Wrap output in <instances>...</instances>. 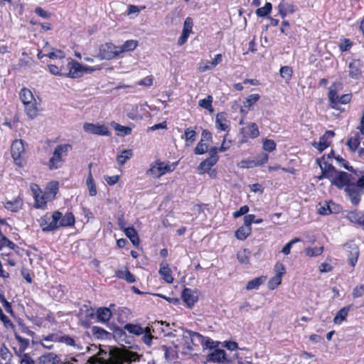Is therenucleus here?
Here are the masks:
<instances>
[{
  "mask_svg": "<svg viewBox=\"0 0 364 364\" xmlns=\"http://www.w3.org/2000/svg\"><path fill=\"white\" fill-rule=\"evenodd\" d=\"M208 148V143L200 141L197 146L195 147L194 152L196 154H203L205 153Z\"/></svg>",
  "mask_w": 364,
  "mask_h": 364,
  "instance_id": "nucleus-49",
  "label": "nucleus"
},
{
  "mask_svg": "<svg viewBox=\"0 0 364 364\" xmlns=\"http://www.w3.org/2000/svg\"><path fill=\"white\" fill-rule=\"evenodd\" d=\"M193 25L192 18L191 17H187L183 23L182 33L178 40V45L182 46L186 43L190 33L192 32Z\"/></svg>",
  "mask_w": 364,
  "mask_h": 364,
  "instance_id": "nucleus-14",
  "label": "nucleus"
},
{
  "mask_svg": "<svg viewBox=\"0 0 364 364\" xmlns=\"http://www.w3.org/2000/svg\"><path fill=\"white\" fill-rule=\"evenodd\" d=\"M71 149L72 146L68 144L58 145L55 148L53 155L48 162V168L50 170L60 168Z\"/></svg>",
  "mask_w": 364,
  "mask_h": 364,
  "instance_id": "nucleus-2",
  "label": "nucleus"
},
{
  "mask_svg": "<svg viewBox=\"0 0 364 364\" xmlns=\"http://www.w3.org/2000/svg\"><path fill=\"white\" fill-rule=\"evenodd\" d=\"M83 129L85 132L97 134L100 136H109L110 132L107 127L99 124H92V123H85L83 125Z\"/></svg>",
  "mask_w": 364,
  "mask_h": 364,
  "instance_id": "nucleus-10",
  "label": "nucleus"
},
{
  "mask_svg": "<svg viewBox=\"0 0 364 364\" xmlns=\"http://www.w3.org/2000/svg\"><path fill=\"white\" fill-rule=\"evenodd\" d=\"M274 270L276 272V275L279 276V277H281V278L286 272V269H285L284 265L280 262H277L275 264Z\"/></svg>",
  "mask_w": 364,
  "mask_h": 364,
  "instance_id": "nucleus-58",
  "label": "nucleus"
},
{
  "mask_svg": "<svg viewBox=\"0 0 364 364\" xmlns=\"http://www.w3.org/2000/svg\"><path fill=\"white\" fill-rule=\"evenodd\" d=\"M213 97L210 95H208L206 98L200 100L198 102V105L200 107L208 109L210 112H213V108L212 106Z\"/></svg>",
  "mask_w": 364,
  "mask_h": 364,
  "instance_id": "nucleus-42",
  "label": "nucleus"
},
{
  "mask_svg": "<svg viewBox=\"0 0 364 364\" xmlns=\"http://www.w3.org/2000/svg\"><path fill=\"white\" fill-rule=\"evenodd\" d=\"M187 335L183 336V338H190L192 342H193L196 340H198L199 342H200L201 345L203 348H209V349H215L218 344H216L214 341L210 340L209 338L203 337L200 334L196 332L193 331H186Z\"/></svg>",
  "mask_w": 364,
  "mask_h": 364,
  "instance_id": "nucleus-9",
  "label": "nucleus"
},
{
  "mask_svg": "<svg viewBox=\"0 0 364 364\" xmlns=\"http://www.w3.org/2000/svg\"><path fill=\"white\" fill-rule=\"evenodd\" d=\"M335 84H333L330 88L328 92V100L331 103V106L335 108L338 105V95L335 88H333Z\"/></svg>",
  "mask_w": 364,
  "mask_h": 364,
  "instance_id": "nucleus-39",
  "label": "nucleus"
},
{
  "mask_svg": "<svg viewBox=\"0 0 364 364\" xmlns=\"http://www.w3.org/2000/svg\"><path fill=\"white\" fill-rule=\"evenodd\" d=\"M335 136V133L333 131H326L323 135H322L318 142H314L313 146L316 148L320 152H322L324 149H326L329 145L330 141L328 139L330 138H333Z\"/></svg>",
  "mask_w": 364,
  "mask_h": 364,
  "instance_id": "nucleus-15",
  "label": "nucleus"
},
{
  "mask_svg": "<svg viewBox=\"0 0 364 364\" xmlns=\"http://www.w3.org/2000/svg\"><path fill=\"white\" fill-rule=\"evenodd\" d=\"M23 105L25 108V112L30 119H33L38 116V109L37 107L36 100L28 102Z\"/></svg>",
  "mask_w": 364,
  "mask_h": 364,
  "instance_id": "nucleus-23",
  "label": "nucleus"
},
{
  "mask_svg": "<svg viewBox=\"0 0 364 364\" xmlns=\"http://www.w3.org/2000/svg\"><path fill=\"white\" fill-rule=\"evenodd\" d=\"M25 149L22 140L14 141L11 146V153L12 158L16 165L18 166H23V154Z\"/></svg>",
  "mask_w": 364,
  "mask_h": 364,
  "instance_id": "nucleus-7",
  "label": "nucleus"
},
{
  "mask_svg": "<svg viewBox=\"0 0 364 364\" xmlns=\"http://www.w3.org/2000/svg\"><path fill=\"white\" fill-rule=\"evenodd\" d=\"M19 95L20 99L21 100L23 105L36 100L32 92L30 90L25 87L21 89Z\"/></svg>",
  "mask_w": 364,
  "mask_h": 364,
  "instance_id": "nucleus-34",
  "label": "nucleus"
},
{
  "mask_svg": "<svg viewBox=\"0 0 364 364\" xmlns=\"http://www.w3.org/2000/svg\"><path fill=\"white\" fill-rule=\"evenodd\" d=\"M133 155L131 149H125L122 151L121 154L117 156V161L119 164L123 165L129 160Z\"/></svg>",
  "mask_w": 364,
  "mask_h": 364,
  "instance_id": "nucleus-40",
  "label": "nucleus"
},
{
  "mask_svg": "<svg viewBox=\"0 0 364 364\" xmlns=\"http://www.w3.org/2000/svg\"><path fill=\"white\" fill-rule=\"evenodd\" d=\"M100 54L102 59H113L121 54L119 46H117L112 43H106L101 46Z\"/></svg>",
  "mask_w": 364,
  "mask_h": 364,
  "instance_id": "nucleus-6",
  "label": "nucleus"
},
{
  "mask_svg": "<svg viewBox=\"0 0 364 364\" xmlns=\"http://www.w3.org/2000/svg\"><path fill=\"white\" fill-rule=\"evenodd\" d=\"M272 8V4L267 2L263 7L257 9L256 14L259 17H264L271 12Z\"/></svg>",
  "mask_w": 364,
  "mask_h": 364,
  "instance_id": "nucleus-43",
  "label": "nucleus"
},
{
  "mask_svg": "<svg viewBox=\"0 0 364 364\" xmlns=\"http://www.w3.org/2000/svg\"><path fill=\"white\" fill-rule=\"evenodd\" d=\"M20 364H35V361L28 355V353H24L21 356Z\"/></svg>",
  "mask_w": 364,
  "mask_h": 364,
  "instance_id": "nucleus-64",
  "label": "nucleus"
},
{
  "mask_svg": "<svg viewBox=\"0 0 364 364\" xmlns=\"http://www.w3.org/2000/svg\"><path fill=\"white\" fill-rule=\"evenodd\" d=\"M60 337V336H59L57 333H51V334L48 335L47 336H45L43 338V341H46V342H58V343H59Z\"/></svg>",
  "mask_w": 364,
  "mask_h": 364,
  "instance_id": "nucleus-62",
  "label": "nucleus"
},
{
  "mask_svg": "<svg viewBox=\"0 0 364 364\" xmlns=\"http://www.w3.org/2000/svg\"><path fill=\"white\" fill-rule=\"evenodd\" d=\"M62 217L60 211H55L52 215L46 213L39 220V225L43 232H52L59 228L58 221Z\"/></svg>",
  "mask_w": 364,
  "mask_h": 364,
  "instance_id": "nucleus-3",
  "label": "nucleus"
},
{
  "mask_svg": "<svg viewBox=\"0 0 364 364\" xmlns=\"http://www.w3.org/2000/svg\"><path fill=\"white\" fill-rule=\"evenodd\" d=\"M282 278L279 277V276L275 275L272 278L270 279V280L268 282V287L269 289L273 290L276 289L279 284H281Z\"/></svg>",
  "mask_w": 364,
  "mask_h": 364,
  "instance_id": "nucleus-54",
  "label": "nucleus"
},
{
  "mask_svg": "<svg viewBox=\"0 0 364 364\" xmlns=\"http://www.w3.org/2000/svg\"><path fill=\"white\" fill-rule=\"evenodd\" d=\"M115 129L121 133L122 135H129L132 132V129L129 127H124L119 124H117Z\"/></svg>",
  "mask_w": 364,
  "mask_h": 364,
  "instance_id": "nucleus-61",
  "label": "nucleus"
},
{
  "mask_svg": "<svg viewBox=\"0 0 364 364\" xmlns=\"http://www.w3.org/2000/svg\"><path fill=\"white\" fill-rule=\"evenodd\" d=\"M92 335L97 339H108L111 337L112 334L99 326H92L91 328Z\"/></svg>",
  "mask_w": 364,
  "mask_h": 364,
  "instance_id": "nucleus-25",
  "label": "nucleus"
},
{
  "mask_svg": "<svg viewBox=\"0 0 364 364\" xmlns=\"http://www.w3.org/2000/svg\"><path fill=\"white\" fill-rule=\"evenodd\" d=\"M344 247L347 252L349 264L352 267H354L356 264L359 257L360 252L358 246L353 242H348L345 244Z\"/></svg>",
  "mask_w": 364,
  "mask_h": 364,
  "instance_id": "nucleus-11",
  "label": "nucleus"
},
{
  "mask_svg": "<svg viewBox=\"0 0 364 364\" xmlns=\"http://www.w3.org/2000/svg\"><path fill=\"white\" fill-rule=\"evenodd\" d=\"M268 161V155L267 154H262V159L257 161H242L240 164L242 168H252L257 165H261L266 163Z\"/></svg>",
  "mask_w": 364,
  "mask_h": 364,
  "instance_id": "nucleus-33",
  "label": "nucleus"
},
{
  "mask_svg": "<svg viewBox=\"0 0 364 364\" xmlns=\"http://www.w3.org/2000/svg\"><path fill=\"white\" fill-rule=\"evenodd\" d=\"M353 296L359 298L364 295V284L356 286L353 290Z\"/></svg>",
  "mask_w": 364,
  "mask_h": 364,
  "instance_id": "nucleus-55",
  "label": "nucleus"
},
{
  "mask_svg": "<svg viewBox=\"0 0 364 364\" xmlns=\"http://www.w3.org/2000/svg\"><path fill=\"white\" fill-rule=\"evenodd\" d=\"M153 332H154L153 327L147 326L144 328V333L142 334L141 340L148 346H151L152 345V340L156 338L152 335Z\"/></svg>",
  "mask_w": 364,
  "mask_h": 364,
  "instance_id": "nucleus-29",
  "label": "nucleus"
},
{
  "mask_svg": "<svg viewBox=\"0 0 364 364\" xmlns=\"http://www.w3.org/2000/svg\"><path fill=\"white\" fill-rule=\"evenodd\" d=\"M332 213L333 211L331 208L330 203H325L324 205H321L318 209V213L320 215H327Z\"/></svg>",
  "mask_w": 364,
  "mask_h": 364,
  "instance_id": "nucleus-56",
  "label": "nucleus"
},
{
  "mask_svg": "<svg viewBox=\"0 0 364 364\" xmlns=\"http://www.w3.org/2000/svg\"><path fill=\"white\" fill-rule=\"evenodd\" d=\"M66 61H68V77H80L85 73L92 70L89 67L83 66L71 58H68Z\"/></svg>",
  "mask_w": 364,
  "mask_h": 364,
  "instance_id": "nucleus-5",
  "label": "nucleus"
},
{
  "mask_svg": "<svg viewBox=\"0 0 364 364\" xmlns=\"http://www.w3.org/2000/svg\"><path fill=\"white\" fill-rule=\"evenodd\" d=\"M319 166L321 169V176H319V179H321L322 178H328V175L329 173L333 174V172L336 171V168L328 161L319 163Z\"/></svg>",
  "mask_w": 364,
  "mask_h": 364,
  "instance_id": "nucleus-26",
  "label": "nucleus"
},
{
  "mask_svg": "<svg viewBox=\"0 0 364 364\" xmlns=\"http://www.w3.org/2000/svg\"><path fill=\"white\" fill-rule=\"evenodd\" d=\"M139 359L136 353L111 346L100 348L98 352L89 358L85 364H124Z\"/></svg>",
  "mask_w": 364,
  "mask_h": 364,
  "instance_id": "nucleus-1",
  "label": "nucleus"
},
{
  "mask_svg": "<svg viewBox=\"0 0 364 364\" xmlns=\"http://www.w3.org/2000/svg\"><path fill=\"white\" fill-rule=\"evenodd\" d=\"M348 74L351 78L359 79L362 77V73L364 69V64L362 60L359 59L353 60L348 65Z\"/></svg>",
  "mask_w": 364,
  "mask_h": 364,
  "instance_id": "nucleus-12",
  "label": "nucleus"
},
{
  "mask_svg": "<svg viewBox=\"0 0 364 364\" xmlns=\"http://www.w3.org/2000/svg\"><path fill=\"white\" fill-rule=\"evenodd\" d=\"M293 71L291 68L289 66H283L280 69L281 77L288 81L291 79Z\"/></svg>",
  "mask_w": 364,
  "mask_h": 364,
  "instance_id": "nucleus-50",
  "label": "nucleus"
},
{
  "mask_svg": "<svg viewBox=\"0 0 364 364\" xmlns=\"http://www.w3.org/2000/svg\"><path fill=\"white\" fill-rule=\"evenodd\" d=\"M60 358L53 353H48L38 358V364H60Z\"/></svg>",
  "mask_w": 364,
  "mask_h": 364,
  "instance_id": "nucleus-22",
  "label": "nucleus"
},
{
  "mask_svg": "<svg viewBox=\"0 0 364 364\" xmlns=\"http://www.w3.org/2000/svg\"><path fill=\"white\" fill-rule=\"evenodd\" d=\"M215 156H210L203 161L198 166V169L201 171L200 173L210 171L211 168L217 163Z\"/></svg>",
  "mask_w": 364,
  "mask_h": 364,
  "instance_id": "nucleus-24",
  "label": "nucleus"
},
{
  "mask_svg": "<svg viewBox=\"0 0 364 364\" xmlns=\"http://www.w3.org/2000/svg\"><path fill=\"white\" fill-rule=\"evenodd\" d=\"M276 144L273 140L266 139L263 144V148L265 151H272L275 149Z\"/></svg>",
  "mask_w": 364,
  "mask_h": 364,
  "instance_id": "nucleus-59",
  "label": "nucleus"
},
{
  "mask_svg": "<svg viewBox=\"0 0 364 364\" xmlns=\"http://www.w3.org/2000/svg\"><path fill=\"white\" fill-rule=\"evenodd\" d=\"M344 190L351 203L353 205H358L360 202V198L363 194V191L359 188L358 186H355L354 182L347 186Z\"/></svg>",
  "mask_w": 364,
  "mask_h": 364,
  "instance_id": "nucleus-8",
  "label": "nucleus"
},
{
  "mask_svg": "<svg viewBox=\"0 0 364 364\" xmlns=\"http://www.w3.org/2000/svg\"><path fill=\"white\" fill-rule=\"evenodd\" d=\"M352 46V43L348 39H344L339 45L340 50L341 51H347Z\"/></svg>",
  "mask_w": 364,
  "mask_h": 364,
  "instance_id": "nucleus-63",
  "label": "nucleus"
},
{
  "mask_svg": "<svg viewBox=\"0 0 364 364\" xmlns=\"http://www.w3.org/2000/svg\"><path fill=\"white\" fill-rule=\"evenodd\" d=\"M181 296L188 307H192L198 301V292L189 288L183 289Z\"/></svg>",
  "mask_w": 364,
  "mask_h": 364,
  "instance_id": "nucleus-16",
  "label": "nucleus"
},
{
  "mask_svg": "<svg viewBox=\"0 0 364 364\" xmlns=\"http://www.w3.org/2000/svg\"><path fill=\"white\" fill-rule=\"evenodd\" d=\"M215 126L217 129L228 132L230 130V121L225 112H220L216 115Z\"/></svg>",
  "mask_w": 364,
  "mask_h": 364,
  "instance_id": "nucleus-18",
  "label": "nucleus"
},
{
  "mask_svg": "<svg viewBox=\"0 0 364 364\" xmlns=\"http://www.w3.org/2000/svg\"><path fill=\"white\" fill-rule=\"evenodd\" d=\"M124 232L134 246H137L139 244L138 234L134 228L131 227L124 228Z\"/></svg>",
  "mask_w": 364,
  "mask_h": 364,
  "instance_id": "nucleus-30",
  "label": "nucleus"
},
{
  "mask_svg": "<svg viewBox=\"0 0 364 364\" xmlns=\"http://www.w3.org/2000/svg\"><path fill=\"white\" fill-rule=\"evenodd\" d=\"M248 129H249V136L250 138L255 139L257 138L259 135V132L257 127V125L254 123H250L248 125Z\"/></svg>",
  "mask_w": 364,
  "mask_h": 364,
  "instance_id": "nucleus-51",
  "label": "nucleus"
},
{
  "mask_svg": "<svg viewBox=\"0 0 364 364\" xmlns=\"http://www.w3.org/2000/svg\"><path fill=\"white\" fill-rule=\"evenodd\" d=\"M96 317L99 322L106 323L112 317V312L109 308L100 307L96 311Z\"/></svg>",
  "mask_w": 364,
  "mask_h": 364,
  "instance_id": "nucleus-21",
  "label": "nucleus"
},
{
  "mask_svg": "<svg viewBox=\"0 0 364 364\" xmlns=\"http://www.w3.org/2000/svg\"><path fill=\"white\" fill-rule=\"evenodd\" d=\"M58 188H59L58 182L52 181L48 183V185L47 186V190H48L50 193H52V194H53V196H55L58 191Z\"/></svg>",
  "mask_w": 364,
  "mask_h": 364,
  "instance_id": "nucleus-60",
  "label": "nucleus"
},
{
  "mask_svg": "<svg viewBox=\"0 0 364 364\" xmlns=\"http://www.w3.org/2000/svg\"><path fill=\"white\" fill-rule=\"evenodd\" d=\"M124 328L129 333L135 336H141L144 333V328L137 324L127 323Z\"/></svg>",
  "mask_w": 364,
  "mask_h": 364,
  "instance_id": "nucleus-32",
  "label": "nucleus"
},
{
  "mask_svg": "<svg viewBox=\"0 0 364 364\" xmlns=\"http://www.w3.org/2000/svg\"><path fill=\"white\" fill-rule=\"evenodd\" d=\"M267 277L265 276H261L259 277H256L252 280L248 282L246 285L247 290H252L257 289L261 286L266 280Z\"/></svg>",
  "mask_w": 364,
  "mask_h": 364,
  "instance_id": "nucleus-31",
  "label": "nucleus"
},
{
  "mask_svg": "<svg viewBox=\"0 0 364 364\" xmlns=\"http://www.w3.org/2000/svg\"><path fill=\"white\" fill-rule=\"evenodd\" d=\"M89 166L90 168L91 164H90ZM86 184L89 191L90 196H95L97 194V188L90 169L89 171V174L86 180Z\"/></svg>",
  "mask_w": 364,
  "mask_h": 364,
  "instance_id": "nucleus-36",
  "label": "nucleus"
},
{
  "mask_svg": "<svg viewBox=\"0 0 364 364\" xmlns=\"http://www.w3.org/2000/svg\"><path fill=\"white\" fill-rule=\"evenodd\" d=\"M74 223L75 218L73 214L70 212L66 213L64 216L62 215L58 221L59 228L71 226L74 225Z\"/></svg>",
  "mask_w": 364,
  "mask_h": 364,
  "instance_id": "nucleus-28",
  "label": "nucleus"
},
{
  "mask_svg": "<svg viewBox=\"0 0 364 364\" xmlns=\"http://www.w3.org/2000/svg\"><path fill=\"white\" fill-rule=\"evenodd\" d=\"M174 169L171 166L164 163L156 161L154 166H152L149 170L148 173H151L156 178H159L166 172H171Z\"/></svg>",
  "mask_w": 364,
  "mask_h": 364,
  "instance_id": "nucleus-13",
  "label": "nucleus"
},
{
  "mask_svg": "<svg viewBox=\"0 0 364 364\" xmlns=\"http://www.w3.org/2000/svg\"><path fill=\"white\" fill-rule=\"evenodd\" d=\"M300 241L301 239L299 237H295L292 239L290 242H289L284 246V247L282 250V252L287 255H289L291 252V248L292 247L293 245Z\"/></svg>",
  "mask_w": 364,
  "mask_h": 364,
  "instance_id": "nucleus-53",
  "label": "nucleus"
},
{
  "mask_svg": "<svg viewBox=\"0 0 364 364\" xmlns=\"http://www.w3.org/2000/svg\"><path fill=\"white\" fill-rule=\"evenodd\" d=\"M159 273L167 283L171 284L173 282L171 269L168 267V264L166 261H163L160 264Z\"/></svg>",
  "mask_w": 364,
  "mask_h": 364,
  "instance_id": "nucleus-19",
  "label": "nucleus"
},
{
  "mask_svg": "<svg viewBox=\"0 0 364 364\" xmlns=\"http://www.w3.org/2000/svg\"><path fill=\"white\" fill-rule=\"evenodd\" d=\"M346 144L353 151H356L360 144V139L358 134H356L355 137H350L348 141Z\"/></svg>",
  "mask_w": 364,
  "mask_h": 364,
  "instance_id": "nucleus-46",
  "label": "nucleus"
},
{
  "mask_svg": "<svg viewBox=\"0 0 364 364\" xmlns=\"http://www.w3.org/2000/svg\"><path fill=\"white\" fill-rule=\"evenodd\" d=\"M116 276L119 279L126 280L128 283H134L135 277L128 270L127 267L124 269H119L116 272Z\"/></svg>",
  "mask_w": 364,
  "mask_h": 364,
  "instance_id": "nucleus-27",
  "label": "nucleus"
},
{
  "mask_svg": "<svg viewBox=\"0 0 364 364\" xmlns=\"http://www.w3.org/2000/svg\"><path fill=\"white\" fill-rule=\"evenodd\" d=\"M250 252L247 249H244L237 254V258L241 264H248L250 261Z\"/></svg>",
  "mask_w": 364,
  "mask_h": 364,
  "instance_id": "nucleus-41",
  "label": "nucleus"
},
{
  "mask_svg": "<svg viewBox=\"0 0 364 364\" xmlns=\"http://www.w3.org/2000/svg\"><path fill=\"white\" fill-rule=\"evenodd\" d=\"M350 309V306H344L341 310H339L333 318V322L335 323H341L343 321L346 319Z\"/></svg>",
  "mask_w": 364,
  "mask_h": 364,
  "instance_id": "nucleus-37",
  "label": "nucleus"
},
{
  "mask_svg": "<svg viewBox=\"0 0 364 364\" xmlns=\"http://www.w3.org/2000/svg\"><path fill=\"white\" fill-rule=\"evenodd\" d=\"M59 343H63L68 346H75V341L74 338L67 335L60 336Z\"/></svg>",
  "mask_w": 364,
  "mask_h": 364,
  "instance_id": "nucleus-57",
  "label": "nucleus"
},
{
  "mask_svg": "<svg viewBox=\"0 0 364 364\" xmlns=\"http://www.w3.org/2000/svg\"><path fill=\"white\" fill-rule=\"evenodd\" d=\"M35 204L34 207L36 208L44 209L46 205V201L43 196H40L38 193H35Z\"/></svg>",
  "mask_w": 364,
  "mask_h": 364,
  "instance_id": "nucleus-48",
  "label": "nucleus"
},
{
  "mask_svg": "<svg viewBox=\"0 0 364 364\" xmlns=\"http://www.w3.org/2000/svg\"><path fill=\"white\" fill-rule=\"evenodd\" d=\"M186 140L187 142L193 143L196 140V132L191 128H187L184 132Z\"/></svg>",
  "mask_w": 364,
  "mask_h": 364,
  "instance_id": "nucleus-52",
  "label": "nucleus"
},
{
  "mask_svg": "<svg viewBox=\"0 0 364 364\" xmlns=\"http://www.w3.org/2000/svg\"><path fill=\"white\" fill-rule=\"evenodd\" d=\"M208 362L223 363L226 360V353L222 349H215L206 356Z\"/></svg>",
  "mask_w": 364,
  "mask_h": 364,
  "instance_id": "nucleus-17",
  "label": "nucleus"
},
{
  "mask_svg": "<svg viewBox=\"0 0 364 364\" xmlns=\"http://www.w3.org/2000/svg\"><path fill=\"white\" fill-rule=\"evenodd\" d=\"M5 208L12 212L18 211L21 207V201L15 200L14 201H8L5 204Z\"/></svg>",
  "mask_w": 364,
  "mask_h": 364,
  "instance_id": "nucleus-44",
  "label": "nucleus"
},
{
  "mask_svg": "<svg viewBox=\"0 0 364 364\" xmlns=\"http://www.w3.org/2000/svg\"><path fill=\"white\" fill-rule=\"evenodd\" d=\"M346 218L351 223H356L360 227L364 228V213L360 214L356 210L348 211Z\"/></svg>",
  "mask_w": 364,
  "mask_h": 364,
  "instance_id": "nucleus-20",
  "label": "nucleus"
},
{
  "mask_svg": "<svg viewBox=\"0 0 364 364\" xmlns=\"http://www.w3.org/2000/svg\"><path fill=\"white\" fill-rule=\"evenodd\" d=\"M260 98L259 94H252L248 96V97L244 101V107L250 108L255 103H256Z\"/></svg>",
  "mask_w": 364,
  "mask_h": 364,
  "instance_id": "nucleus-45",
  "label": "nucleus"
},
{
  "mask_svg": "<svg viewBox=\"0 0 364 364\" xmlns=\"http://www.w3.org/2000/svg\"><path fill=\"white\" fill-rule=\"evenodd\" d=\"M138 45V42L135 40H128L125 41L122 46H119L120 53L134 50Z\"/></svg>",
  "mask_w": 364,
  "mask_h": 364,
  "instance_id": "nucleus-38",
  "label": "nucleus"
},
{
  "mask_svg": "<svg viewBox=\"0 0 364 364\" xmlns=\"http://www.w3.org/2000/svg\"><path fill=\"white\" fill-rule=\"evenodd\" d=\"M323 251V247H308L305 249V253L309 257H316L321 255Z\"/></svg>",
  "mask_w": 364,
  "mask_h": 364,
  "instance_id": "nucleus-47",
  "label": "nucleus"
},
{
  "mask_svg": "<svg viewBox=\"0 0 364 364\" xmlns=\"http://www.w3.org/2000/svg\"><path fill=\"white\" fill-rule=\"evenodd\" d=\"M251 227L244 225L236 230L235 235L238 240H244L251 234Z\"/></svg>",
  "mask_w": 364,
  "mask_h": 364,
  "instance_id": "nucleus-35",
  "label": "nucleus"
},
{
  "mask_svg": "<svg viewBox=\"0 0 364 364\" xmlns=\"http://www.w3.org/2000/svg\"><path fill=\"white\" fill-rule=\"evenodd\" d=\"M328 179L330 180L332 185H334L338 188H346L347 186L351 184L352 176L346 172L340 171L336 170L333 173L328 175Z\"/></svg>",
  "mask_w": 364,
  "mask_h": 364,
  "instance_id": "nucleus-4",
  "label": "nucleus"
}]
</instances>
